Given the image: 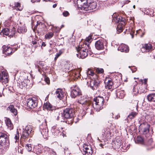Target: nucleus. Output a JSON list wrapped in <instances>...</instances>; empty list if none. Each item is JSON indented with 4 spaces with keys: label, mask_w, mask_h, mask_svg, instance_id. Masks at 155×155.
Masks as SVG:
<instances>
[{
    "label": "nucleus",
    "mask_w": 155,
    "mask_h": 155,
    "mask_svg": "<svg viewBox=\"0 0 155 155\" xmlns=\"http://www.w3.org/2000/svg\"><path fill=\"white\" fill-rule=\"evenodd\" d=\"M130 1H126L124 3L125 4H128V3Z\"/></svg>",
    "instance_id": "e2e57ef3"
},
{
    "label": "nucleus",
    "mask_w": 155,
    "mask_h": 155,
    "mask_svg": "<svg viewBox=\"0 0 155 155\" xmlns=\"http://www.w3.org/2000/svg\"><path fill=\"white\" fill-rule=\"evenodd\" d=\"M33 146L31 144H26L25 146V147L26 150L28 152L32 151Z\"/></svg>",
    "instance_id": "72a5a7b5"
},
{
    "label": "nucleus",
    "mask_w": 155,
    "mask_h": 155,
    "mask_svg": "<svg viewBox=\"0 0 155 155\" xmlns=\"http://www.w3.org/2000/svg\"><path fill=\"white\" fill-rule=\"evenodd\" d=\"M57 6V4H54L53 5V8H55Z\"/></svg>",
    "instance_id": "052dcab7"
},
{
    "label": "nucleus",
    "mask_w": 155,
    "mask_h": 155,
    "mask_svg": "<svg viewBox=\"0 0 155 155\" xmlns=\"http://www.w3.org/2000/svg\"><path fill=\"white\" fill-rule=\"evenodd\" d=\"M2 51L4 54L7 55H10L14 52L12 48L9 46H3L2 47Z\"/></svg>",
    "instance_id": "2eb2a0df"
},
{
    "label": "nucleus",
    "mask_w": 155,
    "mask_h": 155,
    "mask_svg": "<svg viewBox=\"0 0 155 155\" xmlns=\"http://www.w3.org/2000/svg\"><path fill=\"white\" fill-rule=\"evenodd\" d=\"M6 124L8 128L10 130H12L13 129V126L10 119L8 118H6Z\"/></svg>",
    "instance_id": "bb28decb"
},
{
    "label": "nucleus",
    "mask_w": 155,
    "mask_h": 155,
    "mask_svg": "<svg viewBox=\"0 0 155 155\" xmlns=\"http://www.w3.org/2000/svg\"><path fill=\"white\" fill-rule=\"evenodd\" d=\"M7 109L14 114L15 116L17 114V110L14 108V106L13 105H10L8 107Z\"/></svg>",
    "instance_id": "a878e982"
},
{
    "label": "nucleus",
    "mask_w": 155,
    "mask_h": 155,
    "mask_svg": "<svg viewBox=\"0 0 155 155\" xmlns=\"http://www.w3.org/2000/svg\"><path fill=\"white\" fill-rule=\"evenodd\" d=\"M54 33L52 32H48L45 35V37L46 39H49L53 37Z\"/></svg>",
    "instance_id": "4c0bfd02"
},
{
    "label": "nucleus",
    "mask_w": 155,
    "mask_h": 155,
    "mask_svg": "<svg viewBox=\"0 0 155 155\" xmlns=\"http://www.w3.org/2000/svg\"><path fill=\"white\" fill-rule=\"evenodd\" d=\"M124 25H122L121 24H118L117 28V32L119 33L121 32L123 30V27Z\"/></svg>",
    "instance_id": "f704fd0d"
},
{
    "label": "nucleus",
    "mask_w": 155,
    "mask_h": 155,
    "mask_svg": "<svg viewBox=\"0 0 155 155\" xmlns=\"http://www.w3.org/2000/svg\"><path fill=\"white\" fill-rule=\"evenodd\" d=\"M143 138L140 136H138L137 138L136 141H135L136 143L141 144L143 143Z\"/></svg>",
    "instance_id": "e433bc0d"
},
{
    "label": "nucleus",
    "mask_w": 155,
    "mask_h": 155,
    "mask_svg": "<svg viewBox=\"0 0 155 155\" xmlns=\"http://www.w3.org/2000/svg\"><path fill=\"white\" fill-rule=\"evenodd\" d=\"M91 39L92 37L91 36H89L86 39L85 41L84 42L83 45H84V46H85L86 48L87 47L88 49L90 48V47L89 43L91 42Z\"/></svg>",
    "instance_id": "393cba45"
},
{
    "label": "nucleus",
    "mask_w": 155,
    "mask_h": 155,
    "mask_svg": "<svg viewBox=\"0 0 155 155\" xmlns=\"http://www.w3.org/2000/svg\"><path fill=\"white\" fill-rule=\"evenodd\" d=\"M14 8L18 10L21 11L22 9V7L21 6V4L18 2L14 3Z\"/></svg>",
    "instance_id": "7c9ffc66"
},
{
    "label": "nucleus",
    "mask_w": 155,
    "mask_h": 155,
    "mask_svg": "<svg viewBox=\"0 0 155 155\" xmlns=\"http://www.w3.org/2000/svg\"><path fill=\"white\" fill-rule=\"evenodd\" d=\"M112 132V130L111 128L105 127L102 131L103 140H105L110 139L111 137Z\"/></svg>",
    "instance_id": "0eeeda50"
},
{
    "label": "nucleus",
    "mask_w": 155,
    "mask_h": 155,
    "mask_svg": "<svg viewBox=\"0 0 155 155\" xmlns=\"http://www.w3.org/2000/svg\"><path fill=\"white\" fill-rule=\"evenodd\" d=\"M88 78L89 81L87 83L88 84H90V86L91 87H93L94 86H97L100 83V81L98 78Z\"/></svg>",
    "instance_id": "4468645a"
},
{
    "label": "nucleus",
    "mask_w": 155,
    "mask_h": 155,
    "mask_svg": "<svg viewBox=\"0 0 155 155\" xmlns=\"http://www.w3.org/2000/svg\"><path fill=\"white\" fill-rule=\"evenodd\" d=\"M75 110L72 108H67L63 111V115L64 118L68 119L72 118L74 115Z\"/></svg>",
    "instance_id": "6e6552de"
},
{
    "label": "nucleus",
    "mask_w": 155,
    "mask_h": 155,
    "mask_svg": "<svg viewBox=\"0 0 155 155\" xmlns=\"http://www.w3.org/2000/svg\"><path fill=\"white\" fill-rule=\"evenodd\" d=\"M115 76L117 77L118 78H120L122 77V75L121 73H116Z\"/></svg>",
    "instance_id": "603ef678"
},
{
    "label": "nucleus",
    "mask_w": 155,
    "mask_h": 155,
    "mask_svg": "<svg viewBox=\"0 0 155 155\" xmlns=\"http://www.w3.org/2000/svg\"><path fill=\"white\" fill-rule=\"evenodd\" d=\"M119 117H120V116H119ZM118 118V116H116V117H115L116 119H117Z\"/></svg>",
    "instance_id": "338daca9"
},
{
    "label": "nucleus",
    "mask_w": 155,
    "mask_h": 155,
    "mask_svg": "<svg viewBox=\"0 0 155 155\" xmlns=\"http://www.w3.org/2000/svg\"><path fill=\"white\" fill-rule=\"evenodd\" d=\"M44 107L48 110H51L52 111L54 110L56 111L58 110H56L55 107L52 106V105L48 102H46V103H45L44 104Z\"/></svg>",
    "instance_id": "5701e85b"
},
{
    "label": "nucleus",
    "mask_w": 155,
    "mask_h": 155,
    "mask_svg": "<svg viewBox=\"0 0 155 155\" xmlns=\"http://www.w3.org/2000/svg\"><path fill=\"white\" fill-rule=\"evenodd\" d=\"M139 129L144 134L148 133L149 135L151 136L153 133L152 128L150 127V125L146 122L140 124L139 126Z\"/></svg>",
    "instance_id": "20e7f679"
},
{
    "label": "nucleus",
    "mask_w": 155,
    "mask_h": 155,
    "mask_svg": "<svg viewBox=\"0 0 155 155\" xmlns=\"http://www.w3.org/2000/svg\"><path fill=\"white\" fill-rule=\"evenodd\" d=\"M38 105V101L35 97L29 98L27 101V105L31 109L36 107Z\"/></svg>",
    "instance_id": "1a4fd4ad"
},
{
    "label": "nucleus",
    "mask_w": 155,
    "mask_h": 155,
    "mask_svg": "<svg viewBox=\"0 0 155 155\" xmlns=\"http://www.w3.org/2000/svg\"><path fill=\"white\" fill-rule=\"evenodd\" d=\"M153 49L152 44L150 43H148L145 44L142 47L141 50L143 52H148Z\"/></svg>",
    "instance_id": "f8f14e48"
},
{
    "label": "nucleus",
    "mask_w": 155,
    "mask_h": 155,
    "mask_svg": "<svg viewBox=\"0 0 155 155\" xmlns=\"http://www.w3.org/2000/svg\"><path fill=\"white\" fill-rule=\"evenodd\" d=\"M133 8H134H134H135V5H134L133 6Z\"/></svg>",
    "instance_id": "774afa93"
},
{
    "label": "nucleus",
    "mask_w": 155,
    "mask_h": 155,
    "mask_svg": "<svg viewBox=\"0 0 155 155\" xmlns=\"http://www.w3.org/2000/svg\"><path fill=\"white\" fill-rule=\"evenodd\" d=\"M135 81L136 83L139 84V86L140 84H141L143 86L144 85V87L145 88L147 86V79L145 78L144 79H139V78H134Z\"/></svg>",
    "instance_id": "dca6fc26"
},
{
    "label": "nucleus",
    "mask_w": 155,
    "mask_h": 155,
    "mask_svg": "<svg viewBox=\"0 0 155 155\" xmlns=\"http://www.w3.org/2000/svg\"><path fill=\"white\" fill-rule=\"evenodd\" d=\"M45 45H46L45 44V43L44 42H42V43L41 44V46H43L45 47Z\"/></svg>",
    "instance_id": "680f3d73"
},
{
    "label": "nucleus",
    "mask_w": 155,
    "mask_h": 155,
    "mask_svg": "<svg viewBox=\"0 0 155 155\" xmlns=\"http://www.w3.org/2000/svg\"><path fill=\"white\" fill-rule=\"evenodd\" d=\"M10 32L9 31V30L8 28H5L3 29L1 32V35H9L10 36H12L15 35V32L14 31H12V33L10 34Z\"/></svg>",
    "instance_id": "b1692460"
},
{
    "label": "nucleus",
    "mask_w": 155,
    "mask_h": 155,
    "mask_svg": "<svg viewBox=\"0 0 155 155\" xmlns=\"http://www.w3.org/2000/svg\"><path fill=\"white\" fill-rule=\"evenodd\" d=\"M86 2L83 3V5H80L81 7H79L81 10L87 11L89 10L96 9L97 3L96 2L91 1L90 2L89 0H86Z\"/></svg>",
    "instance_id": "f257e3e1"
},
{
    "label": "nucleus",
    "mask_w": 155,
    "mask_h": 155,
    "mask_svg": "<svg viewBox=\"0 0 155 155\" xmlns=\"http://www.w3.org/2000/svg\"><path fill=\"white\" fill-rule=\"evenodd\" d=\"M118 50L121 52H127L129 51V48L125 44H122L120 45L118 48Z\"/></svg>",
    "instance_id": "aec40b11"
},
{
    "label": "nucleus",
    "mask_w": 155,
    "mask_h": 155,
    "mask_svg": "<svg viewBox=\"0 0 155 155\" xmlns=\"http://www.w3.org/2000/svg\"><path fill=\"white\" fill-rule=\"evenodd\" d=\"M147 98L149 101L155 102V94H150L147 95Z\"/></svg>",
    "instance_id": "cd10ccee"
},
{
    "label": "nucleus",
    "mask_w": 155,
    "mask_h": 155,
    "mask_svg": "<svg viewBox=\"0 0 155 155\" xmlns=\"http://www.w3.org/2000/svg\"><path fill=\"white\" fill-rule=\"evenodd\" d=\"M19 134L18 131H17V133L16 134H15V139L16 140L15 142H17L19 141Z\"/></svg>",
    "instance_id": "79ce46f5"
},
{
    "label": "nucleus",
    "mask_w": 155,
    "mask_h": 155,
    "mask_svg": "<svg viewBox=\"0 0 155 155\" xmlns=\"http://www.w3.org/2000/svg\"><path fill=\"white\" fill-rule=\"evenodd\" d=\"M18 152L21 154H22L23 153V150L21 147H18Z\"/></svg>",
    "instance_id": "09e8293b"
},
{
    "label": "nucleus",
    "mask_w": 155,
    "mask_h": 155,
    "mask_svg": "<svg viewBox=\"0 0 155 155\" xmlns=\"http://www.w3.org/2000/svg\"><path fill=\"white\" fill-rule=\"evenodd\" d=\"M8 81V78H0V82L2 84H5Z\"/></svg>",
    "instance_id": "a19ab883"
},
{
    "label": "nucleus",
    "mask_w": 155,
    "mask_h": 155,
    "mask_svg": "<svg viewBox=\"0 0 155 155\" xmlns=\"http://www.w3.org/2000/svg\"><path fill=\"white\" fill-rule=\"evenodd\" d=\"M62 14L64 16L67 17L69 15V13L67 11H64L62 13Z\"/></svg>",
    "instance_id": "de8ad7c7"
},
{
    "label": "nucleus",
    "mask_w": 155,
    "mask_h": 155,
    "mask_svg": "<svg viewBox=\"0 0 155 155\" xmlns=\"http://www.w3.org/2000/svg\"><path fill=\"white\" fill-rule=\"evenodd\" d=\"M95 47L98 50H103L104 48L103 41L99 40L96 41L95 43Z\"/></svg>",
    "instance_id": "6ab92c4d"
},
{
    "label": "nucleus",
    "mask_w": 155,
    "mask_h": 155,
    "mask_svg": "<svg viewBox=\"0 0 155 155\" xmlns=\"http://www.w3.org/2000/svg\"><path fill=\"white\" fill-rule=\"evenodd\" d=\"M44 80L48 84H50L49 78H44Z\"/></svg>",
    "instance_id": "3c124183"
},
{
    "label": "nucleus",
    "mask_w": 155,
    "mask_h": 155,
    "mask_svg": "<svg viewBox=\"0 0 155 155\" xmlns=\"http://www.w3.org/2000/svg\"><path fill=\"white\" fill-rule=\"evenodd\" d=\"M17 31L19 33H23L27 31V29L24 27H20L18 28Z\"/></svg>",
    "instance_id": "c9c22d12"
},
{
    "label": "nucleus",
    "mask_w": 155,
    "mask_h": 155,
    "mask_svg": "<svg viewBox=\"0 0 155 155\" xmlns=\"http://www.w3.org/2000/svg\"><path fill=\"white\" fill-rule=\"evenodd\" d=\"M83 153L84 155H93V151L90 146H85L84 147Z\"/></svg>",
    "instance_id": "a211bd4d"
},
{
    "label": "nucleus",
    "mask_w": 155,
    "mask_h": 155,
    "mask_svg": "<svg viewBox=\"0 0 155 155\" xmlns=\"http://www.w3.org/2000/svg\"><path fill=\"white\" fill-rule=\"evenodd\" d=\"M87 74L88 76V75H91V76H93L94 75V73L92 70L91 68H88L87 71Z\"/></svg>",
    "instance_id": "58836bf2"
},
{
    "label": "nucleus",
    "mask_w": 155,
    "mask_h": 155,
    "mask_svg": "<svg viewBox=\"0 0 155 155\" xmlns=\"http://www.w3.org/2000/svg\"><path fill=\"white\" fill-rule=\"evenodd\" d=\"M81 92L79 88L77 87L72 88L71 96L72 98H74L78 95H81Z\"/></svg>",
    "instance_id": "ddd939ff"
},
{
    "label": "nucleus",
    "mask_w": 155,
    "mask_h": 155,
    "mask_svg": "<svg viewBox=\"0 0 155 155\" xmlns=\"http://www.w3.org/2000/svg\"><path fill=\"white\" fill-rule=\"evenodd\" d=\"M142 90H143V88H142V87L140 88V87H139V88H138V91H140Z\"/></svg>",
    "instance_id": "0e129e2a"
},
{
    "label": "nucleus",
    "mask_w": 155,
    "mask_h": 155,
    "mask_svg": "<svg viewBox=\"0 0 155 155\" xmlns=\"http://www.w3.org/2000/svg\"><path fill=\"white\" fill-rule=\"evenodd\" d=\"M63 51L62 50H60L57 53L54 58V60H56L63 53Z\"/></svg>",
    "instance_id": "ea45409f"
},
{
    "label": "nucleus",
    "mask_w": 155,
    "mask_h": 155,
    "mask_svg": "<svg viewBox=\"0 0 155 155\" xmlns=\"http://www.w3.org/2000/svg\"><path fill=\"white\" fill-rule=\"evenodd\" d=\"M95 70L96 72L98 74H102L104 72V70L102 68H97Z\"/></svg>",
    "instance_id": "37998d69"
},
{
    "label": "nucleus",
    "mask_w": 155,
    "mask_h": 155,
    "mask_svg": "<svg viewBox=\"0 0 155 155\" xmlns=\"http://www.w3.org/2000/svg\"><path fill=\"white\" fill-rule=\"evenodd\" d=\"M104 100L103 97L98 96L94 99L92 106L97 111H99L103 108Z\"/></svg>",
    "instance_id": "f03ea898"
},
{
    "label": "nucleus",
    "mask_w": 155,
    "mask_h": 155,
    "mask_svg": "<svg viewBox=\"0 0 155 155\" xmlns=\"http://www.w3.org/2000/svg\"><path fill=\"white\" fill-rule=\"evenodd\" d=\"M40 131L43 137L45 138H47L48 136V129L46 125H41L40 126Z\"/></svg>",
    "instance_id": "9b49d317"
},
{
    "label": "nucleus",
    "mask_w": 155,
    "mask_h": 155,
    "mask_svg": "<svg viewBox=\"0 0 155 155\" xmlns=\"http://www.w3.org/2000/svg\"><path fill=\"white\" fill-rule=\"evenodd\" d=\"M131 29H130V28H129V29L128 30V31H129V32H130V34L131 35V36H132V38H133V33H134V31H133L132 32L131 31Z\"/></svg>",
    "instance_id": "864d4df0"
},
{
    "label": "nucleus",
    "mask_w": 155,
    "mask_h": 155,
    "mask_svg": "<svg viewBox=\"0 0 155 155\" xmlns=\"http://www.w3.org/2000/svg\"><path fill=\"white\" fill-rule=\"evenodd\" d=\"M64 27V25H62L61 26V28H60L61 29L63 27Z\"/></svg>",
    "instance_id": "69168bd1"
},
{
    "label": "nucleus",
    "mask_w": 155,
    "mask_h": 155,
    "mask_svg": "<svg viewBox=\"0 0 155 155\" xmlns=\"http://www.w3.org/2000/svg\"><path fill=\"white\" fill-rule=\"evenodd\" d=\"M55 95L58 98L61 100L64 97V93L61 89L58 88L56 91Z\"/></svg>",
    "instance_id": "412c9836"
},
{
    "label": "nucleus",
    "mask_w": 155,
    "mask_h": 155,
    "mask_svg": "<svg viewBox=\"0 0 155 155\" xmlns=\"http://www.w3.org/2000/svg\"><path fill=\"white\" fill-rule=\"evenodd\" d=\"M131 69L132 71V72H134L136 71V68L135 67H133V68H131Z\"/></svg>",
    "instance_id": "6e6d98bb"
},
{
    "label": "nucleus",
    "mask_w": 155,
    "mask_h": 155,
    "mask_svg": "<svg viewBox=\"0 0 155 155\" xmlns=\"http://www.w3.org/2000/svg\"><path fill=\"white\" fill-rule=\"evenodd\" d=\"M85 0H77V4L78 7H81L80 5H83V3H84V2H85Z\"/></svg>",
    "instance_id": "a18cd8bd"
},
{
    "label": "nucleus",
    "mask_w": 155,
    "mask_h": 155,
    "mask_svg": "<svg viewBox=\"0 0 155 155\" xmlns=\"http://www.w3.org/2000/svg\"><path fill=\"white\" fill-rule=\"evenodd\" d=\"M50 152L51 153V155H56V153L54 151H53L52 150L51 151H50Z\"/></svg>",
    "instance_id": "4d7b16f0"
},
{
    "label": "nucleus",
    "mask_w": 155,
    "mask_h": 155,
    "mask_svg": "<svg viewBox=\"0 0 155 155\" xmlns=\"http://www.w3.org/2000/svg\"><path fill=\"white\" fill-rule=\"evenodd\" d=\"M153 142V141L152 139L150 138L147 141V145L148 146H151L152 145Z\"/></svg>",
    "instance_id": "49530a36"
},
{
    "label": "nucleus",
    "mask_w": 155,
    "mask_h": 155,
    "mask_svg": "<svg viewBox=\"0 0 155 155\" xmlns=\"http://www.w3.org/2000/svg\"><path fill=\"white\" fill-rule=\"evenodd\" d=\"M32 43L34 45L35 48H36L38 46V45H37V42L36 41H32Z\"/></svg>",
    "instance_id": "8fccbe9b"
},
{
    "label": "nucleus",
    "mask_w": 155,
    "mask_h": 155,
    "mask_svg": "<svg viewBox=\"0 0 155 155\" xmlns=\"http://www.w3.org/2000/svg\"><path fill=\"white\" fill-rule=\"evenodd\" d=\"M3 67H1L2 69L1 72H0V78H3V77H7L8 75V74L6 70L2 69Z\"/></svg>",
    "instance_id": "c85d7f7f"
},
{
    "label": "nucleus",
    "mask_w": 155,
    "mask_h": 155,
    "mask_svg": "<svg viewBox=\"0 0 155 155\" xmlns=\"http://www.w3.org/2000/svg\"><path fill=\"white\" fill-rule=\"evenodd\" d=\"M61 30V28L58 27L53 26L52 28V30L56 32H59Z\"/></svg>",
    "instance_id": "c03bdc74"
},
{
    "label": "nucleus",
    "mask_w": 155,
    "mask_h": 155,
    "mask_svg": "<svg viewBox=\"0 0 155 155\" xmlns=\"http://www.w3.org/2000/svg\"><path fill=\"white\" fill-rule=\"evenodd\" d=\"M40 1V0H31V2L32 3H35L36 2H39Z\"/></svg>",
    "instance_id": "13d9d810"
},
{
    "label": "nucleus",
    "mask_w": 155,
    "mask_h": 155,
    "mask_svg": "<svg viewBox=\"0 0 155 155\" xmlns=\"http://www.w3.org/2000/svg\"><path fill=\"white\" fill-rule=\"evenodd\" d=\"M52 131L54 135H57L60 133V130L56 126H54L52 127Z\"/></svg>",
    "instance_id": "c756f323"
},
{
    "label": "nucleus",
    "mask_w": 155,
    "mask_h": 155,
    "mask_svg": "<svg viewBox=\"0 0 155 155\" xmlns=\"http://www.w3.org/2000/svg\"><path fill=\"white\" fill-rule=\"evenodd\" d=\"M113 113H111L109 114L108 115V116H110V117L112 119H113Z\"/></svg>",
    "instance_id": "bf43d9fd"
},
{
    "label": "nucleus",
    "mask_w": 155,
    "mask_h": 155,
    "mask_svg": "<svg viewBox=\"0 0 155 155\" xmlns=\"http://www.w3.org/2000/svg\"><path fill=\"white\" fill-rule=\"evenodd\" d=\"M125 19L124 18L120 17H117L113 18L112 21L118 23V24H121L125 25Z\"/></svg>",
    "instance_id": "f3484780"
},
{
    "label": "nucleus",
    "mask_w": 155,
    "mask_h": 155,
    "mask_svg": "<svg viewBox=\"0 0 155 155\" xmlns=\"http://www.w3.org/2000/svg\"><path fill=\"white\" fill-rule=\"evenodd\" d=\"M76 49L78 53L76 54L78 57L84 59L87 56V52L89 49L87 47L86 48L84 45L83 46L81 45H80L78 48H76Z\"/></svg>",
    "instance_id": "7ed1b4c3"
},
{
    "label": "nucleus",
    "mask_w": 155,
    "mask_h": 155,
    "mask_svg": "<svg viewBox=\"0 0 155 155\" xmlns=\"http://www.w3.org/2000/svg\"><path fill=\"white\" fill-rule=\"evenodd\" d=\"M32 133V129L30 125L26 126L23 131L22 134L21 138L25 139L28 138L29 136V134Z\"/></svg>",
    "instance_id": "9d476101"
},
{
    "label": "nucleus",
    "mask_w": 155,
    "mask_h": 155,
    "mask_svg": "<svg viewBox=\"0 0 155 155\" xmlns=\"http://www.w3.org/2000/svg\"><path fill=\"white\" fill-rule=\"evenodd\" d=\"M78 102L83 105L85 109L87 110L91 107V102L84 98V97L81 96L80 98L78 99Z\"/></svg>",
    "instance_id": "423d86ee"
},
{
    "label": "nucleus",
    "mask_w": 155,
    "mask_h": 155,
    "mask_svg": "<svg viewBox=\"0 0 155 155\" xmlns=\"http://www.w3.org/2000/svg\"><path fill=\"white\" fill-rule=\"evenodd\" d=\"M109 79L111 78H106L105 81V83H107V85H105L106 89H110L112 88V86L113 85V83L111 80H109Z\"/></svg>",
    "instance_id": "4be33fe9"
},
{
    "label": "nucleus",
    "mask_w": 155,
    "mask_h": 155,
    "mask_svg": "<svg viewBox=\"0 0 155 155\" xmlns=\"http://www.w3.org/2000/svg\"><path fill=\"white\" fill-rule=\"evenodd\" d=\"M0 145L8 147L9 146V141L8 136L5 133L0 132Z\"/></svg>",
    "instance_id": "39448f33"
},
{
    "label": "nucleus",
    "mask_w": 155,
    "mask_h": 155,
    "mask_svg": "<svg viewBox=\"0 0 155 155\" xmlns=\"http://www.w3.org/2000/svg\"><path fill=\"white\" fill-rule=\"evenodd\" d=\"M36 153L37 154H38L39 153H40L41 152V150L40 149H39L38 148V150L37 149V150L35 151Z\"/></svg>",
    "instance_id": "5fc2aeb1"
},
{
    "label": "nucleus",
    "mask_w": 155,
    "mask_h": 155,
    "mask_svg": "<svg viewBox=\"0 0 155 155\" xmlns=\"http://www.w3.org/2000/svg\"><path fill=\"white\" fill-rule=\"evenodd\" d=\"M137 113L136 112H132L127 116V118L132 119L134 118L137 115Z\"/></svg>",
    "instance_id": "473e14b6"
},
{
    "label": "nucleus",
    "mask_w": 155,
    "mask_h": 155,
    "mask_svg": "<svg viewBox=\"0 0 155 155\" xmlns=\"http://www.w3.org/2000/svg\"><path fill=\"white\" fill-rule=\"evenodd\" d=\"M117 96L120 98L122 99L124 97V92L123 91H120L117 92Z\"/></svg>",
    "instance_id": "2f4dec72"
}]
</instances>
